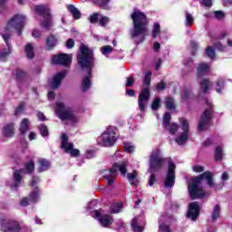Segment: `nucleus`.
Returning <instances> with one entry per match:
<instances>
[{
	"instance_id": "nucleus-1",
	"label": "nucleus",
	"mask_w": 232,
	"mask_h": 232,
	"mask_svg": "<svg viewBox=\"0 0 232 232\" xmlns=\"http://www.w3.org/2000/svg\"><path fill=\"white\" fill-rule=\"evenodd\" d=\"M77 61L82 70H87V75L82 82V92L86 93V92L92 88V69L93 68V63L95 61V58L93 57V50L82 44L80 46V53L77 55Z\"/></svg>"
},
{
	"instance_id": "nucleus-2",
	"label": "nucleus",
	"mask_w": 232,
	"mask_h": 232,
	"mask_svg": "<svg viewBox=\"0 0 232 232\" xmlns=\"http://www.w3.org/2000/svg\"><path fill=\"white\" fill-rule=\"evenodd\" d=\"M207 180L208 186L209 188H215V180L213 179V172L205 171L198 177H194L191 182L188 184V193L190 195L191 200H197V198H204L206 197V192L202 188V180Z\"/></svg>"
},
{
	"instance_id": "nucleus-3",
	"label": "nucleus",
	"mask_w": 232,
	"mask_h": 232,
	"mask_svg": "<svg viewBox=\"0 0 232 232\" xmlns=\"http://www.w3.org/2000/svg\"><path fill=\"white\" fill-rule=\"evenodd\" d=\"M133 23V30L130 31L131 39L140 36V39L136 42V44H140L146 40L148 35V17L140 10L134 9L130 15Z\"/></svg>"
},
{
	"instance_id": "nucleus-4",
	"label": "nucleus",
	"mask_w": 232,
	"mask_h": 232,
	"mask_svg": "<svg viewBox=\"0 0 232 232\" xmlns=\"http://www.w3.org/2000/svg\"><path fill=\"white\" fill-rule=\"evenodd\" d=\"M164 162H166V158L162 157L160 153V149H154L150 156L149 160V169L148 173H150L149 177V186H153L157 182V175L158 171H160L164 166Z\"/></svg>"
},
{
	"instance_id": "nucleus-5",
	"label": "nucleus",
	"mask_w": 232,
	"mask_h": 232,
	"mask_svg": "<svg viewBox=\"0 0 232 232\" xmlns=\"http://www.w3.org/2000/svg\"><path fill=\"white\" fill-rule=\"evenodd\" d=\"M24 21H26V16L23 14H14L7 23V25L5 28V32L1 34L4 41H8L12 39V34L14 30L17 32L18 35H23V28H24Z\"/></svg>"
},
{
	"instance_id": "nucleus-6",
	"label": "nucleus",
	"mask_w": 232,
	"mask_h": 232,
	"mask_svg": "<svg viewBox=\"0 0 232 232\" xmlns=\"http://www.w3.org/2000/svg\"><path fill=\"white\" fill-rule=\"evenodd\" d=\"M141 92L138 96V106L140 111H146V106H148V102H150V97L151 94L150 93V86L151 85V72H147L144 79Z\"/></svg>"
},
{
	"instance_id": "nucleus-7",
	"label": "nucleus",
	"mask_w": 232,
	"mask_h": 232,
	"mask_svg": "<svg viewBox=\"0 0 232 232\" xmlns=\"http://www.w3.org/2000/svg\"><path fill=\"white\" fill-rule=\"evenodd\" d=\"M120 171L121 175L125 176L127 173L126 163H114L110 169H104L102 171V175L105 180H107V186H111L115 182L117 172Z\"/></svg>"
},
{
	"instance_id": "nucleus-8",
	"label": "nucleus",
	"mask_w": 232,
	"mask_h": 232,
	"mask_svg": "<svg viewBox=\"0 0 232 232\" xmlns=\"http://www.w3.org/2000/svg\"><path fill=\"white\" fill-rule=\"evenodd\" d=\"M207 107L205 108L201 118L199 120L198 130V131H206L208 128H209L211 124V121L213 120V113H215V111L213 108V103H211L208 100L205 101Z\"/></svg>"
},
{
	"instance_id": "nucleus-9",
	"label": "nucleus",
	"mask_w": 232,
	"mask_h": 232,
	"mask_svg": "<svg viewBox=\"0 0 232 232\" xmlns=\"http://www.w3.org/2000/svg\"><path fill=\"white\" fill-rule=\"evenodd\" d=\"M56 115L62 121H68V122H72V124L78 121L73 110L70 107H66L63 102L56 103Z\"/></svg>"
},
{
	"instance_id": "nucleus-10",
	"label": "nucleus",
	"mask_w": 232,
	"mask_h": 232,
	"mask_svg": "<svg viewBox=\"0 0 232 232\" xmlns=\"http://www.w3.org/2000/svg\"><path fill=\"white\" fill-rule=\"evenodd\" d=\"M24 169H15L13 173V180L14 183L11 185V188H19L21 186V180H23V176L21 173H28V175H32L34 171H35V162L34 160H30L24 164Z\"/></svg>"
},
{
	"instance_id": "nucleus-11",
	"label": "nucleus",
	"mask_w": 232,
	"mask_h": 232,
	"mask_svg": "<svg viewBox=\"0 0 232 232\" xmlns=\"http://www.w3.org/2000/svg\"><path fill=\"white\" fill-rule=\"evenodd\" d=\"M34 10L38 15L44 17V21L42 23L43 28L45 30H50L52 26H53V22L52 20V14H50V7L48 5H35Z\"/></svg>"
},
{
	"instance_id": "nucleus-12",
	"label": "nucleus",
	"mask_w": 232,
	"mask_h": 232,
	"mask_svg": "<svg viewBox=\"0 0 232 232\" xmlns=\"http://www.w3.org/2000/svg\"><path fill=\"white\" fill-rule=\"evenodd\" d=\"M117 140V136H115V130L111 128H108L102 135L98 138V142L104 146L105 148H110L113 146Z\"/></svg>"
},
{
	"instance_id": "nucleus-13",
	"label": "nucleus",
	"mask_w": 232,
	"mask_h": 232,
	"mask_svg": "<svg viewBox=\"0 0 232 232\" xmlns=\"http://www.w3.org/2000/svg\"><path fill=\"white\" fill-rule=\"evenodd\" d=\"M61 140V148L64 150L65 153H69L71 157H79V155H81V151H79L78 149H73V143L68 142V135L63 133Z\"/></svg>"
},
{
	"instance_id": "nucleus-14",
	"label": "nucleus",
	"mask_w": 232,
	"mask_h": 232,
	"mask_svg": "<svg viewBox=\"0 0 232 232\" xmlns=\"http://www.w3.org/2000/svg\"><path fill=\"white\" fill-rule=\"evenodd\" d=\"M175 163L173 161L169 160V166H168V172L166 175V179L164 181V188L167 189L171 188L173 186H175V169H176Z\"/></svg>"
},
{
	"instance_id": "nucleus-15",
	"label": "nucleus",
	"mask_w": 232,
	"mask_h": 232,
	"mask_svg": "<svg viewBox=\"0 0 232 232\" xmlns=\"http://www.w3.org/2000/svg\"><path fill=\"white\" fill-rule=\"evenodd\" d=\"M179 122L181 123L183 132L176 139V142L179 146H182L189 137V123L184 118H180Z\"/></svg>"
},
{
	"instance_id": "nucleus-16",
	"label": "nucleus",
	"mask_w": 232,
	"mask_h": 232,
	"mask_svg": "<svg viewBox=\"0 0 232 232\" xmlns=\"http://www.w3.org/2000/svg\"><path fill=\"white\" fill-rule=\"evenodd\" d=\"M72 54L60 53L58 55L53 56V64L70 68V66L72 65Z\"/></svg>"
},
{
	"instance_id": "nucleus-17",
	"label": "nucleus",
	"mask_w": 232,
	"mask_h": 232,
	"mask_svg": "<svg viewBox=\"0 0 232 232\" xmlns=\"http://www.w3.org/2000/svg\"><path fill=\"white\" fill-rule=\"evenodd\" d=\"M2 230L5 232H20L21 226H19V222L9 219L8 221L2 222Z\"/></svg>"
},
{
	"instance_id": "nucleus-18",
	"label": "nucleus",
	"mask_w": 232,
	"mask_h": 232,
	"mask_svg": "<svg viewBox=\"0 0 232 232\" xmlns=\"http://www.w3.org/2000/svg\"><path fill=\"white\" fill-rule=\"evenodd\" d=\"M198 215H200V205L198 202L195 201L188 204V211L187 213V218H190V220H197L198 218Z\"/></svg>"
},
{
	"instance_id": "nucleus-19",
	"label": "nucleus",
	"mask_w": 232,
	"mask_h": 232,
	"mask_svg": "<svg viewBox=\"0 0 232 232\" xmlns=\"http://www.w3.org/2000/svg\"><path fill=\"white\" fill-rule=\"evenodd\" d=\"M94 213L102 227H110V226L113 224V217L111 215L105 214L101 216V212L99 210H95Z\"/></svg>"
},
{
	"instance_id": "nucleus-20",
	"label": "nucleus",
	"mask_w": 232,
	"mask_h": 232,
	"mask_svg": "<svg viewBox=\"0 0 232 232\" xmlns=\"http://www.w3.org/2000/svg\"><path fill=\"white\" fill-rule=\"evenodd\" d=\"M66 77V71L58 72L49 82V84L53 90H57L63 82V79Z\"/></svg>"
},
{
	"instance_id": "nucleus-21",
	"label": "nucleus",
	"mask_w": 232,
	"mask_h": 232,
	"mask_svg": "<svg viewBox=\"0 0 232 232\" xmlns=\"http://www.w3.org/2000/svg\"><path fill=\"white\" fill-rule=\"evenodd\" d=\"M9 41L10 39H7V41H5L7 48H5L2 51H0V61H2V63H6V61H8V57L10 53H12V46L10 45Z\"/></svg>"
},
{
	"instance_id": "nucleus-22",
	"label": "nucleus",
	"mask_w": 232,
	"mask_h": 232,
	"mask_svg": "<svg viewBox=\"0 0 232 232\" xmlns=\"http://www.w3.org/2000/svg\"><path fill=\"white\" fill-rule=\"evenodd\" d=\"M209 63H199L198 66V77H204V75H208L209 73Z\"/></svg>"
},
{
	"instance_id": "nucleus-23",
	"label": "nucleus",
	"mask_w": 232,
	"mask_h": 232,
	"mask_svg": "<svg viewBox=\"0 0 232 232\" xmlns=\"http://www.w3.org/2000/svg\"><path fill=\"white\" fill-rule=\"evenodd\" d=\"M45 44L47 50H53L57 46V37L50 34L45 40Z\"/></svg>"
},
{
	"instance_id": "nucleus-24",
	"label": "nucleus",
	"mask_w": 232,
	"mask_h": 232,
	"mask_svg": "<svg viewBox=\"0 0 232 232\" xmlns=\"http://www.w3.org/2000/svg\"><path fill=\"white\" fill-rule=\"evenodd\" d=\"M67 10L72 14L73 19L75 20L81 19V17L82 16L81 11L73 5H69L67 6Z\"/></svg>"
},
{
	"instance_id": "nucleus-25",
	"label": "nucleus",
	"mask_w": 232,
	"mask_h": 232,
	"mask_svg": "<svg viewBox=\"0 0 232 232\" xmlns=\"http://www.w3.org/2000/svg\"><path fill=\"white\" fill-rule=\"evenodd\" d=\"M199 85L201 88V92L203 93H208V91L209 90V88L213 86V82L209 81V79L208 78H205L199 82Z\"/></svg>"
},
{
	"instance_id": "nucleus-26",
	"label": "nucleus",
	"mask_w": 232,
	"mask_h": 232,
	"mask_svg": "<svg viewBox=\"0 0 232 232\" xmlns=\"http://www.w3.org/2000/svg\"><path fill=\"white\" fill-rule=\"evenodd\" d=\"M14 123H8L3 128V135L4 137H14Z\"/></svg>"
},
{
	"instance_id": "nucleus-27",
	"label": "nucleus",
	"mask_w": 232,
	"mask_h": 232,
	"mask_svg": "<svg viewBox=\"0 0 232 232\" xmlns=\"http://www.w3.org/2000/svg\"><path fill=\"white\" fill-rule=\"evenodd\" d=\"M29 128H30V120H28L27 118L23 119L19 128L20 133L22 135H26V131H28Z\"/></svg>"
},
{
	"instance_id": "nucleus-28",
	"label": "nucleus",
	"mask_w": 232,
	"mask_h": 232,
	"mask_svg": "<svg viewBox=\"0 0 232 232\" xmlns=\"http://www.w3.org/2000/svg\"><path fill=\"white\" fill-rule=\"evenodd\" d=\"M25 55L27 59H34L35 57V53L34 51V44L29 43L25 45Z\"/></svg>"
},
{
	"instance_id": "nucleus-29",
	"label": "nucleus",
	"mask_w": 232,
	"mask_h": 232,
	"mask_svg": "<svg viewBox=\"0 0 232 232\" xmlns=\"http://www.w3.org/2000/svg\"><path fill=\"white\" fill-rule=\"evenodd\" d=\"M40 168L38 169L39 173H43V171H47L50 169V161L45 159L39 160Z\"/></svg>"
},
{
	"instance_id": "nucleus-30",
	"label": "nucleus",
	"mask_w": 232,
	"mask_h": 232,
	"mask_svg": "<svg viewBox=\"0 0 232 232\" xmlns=\"http://www.w3.org/2000/svg\"><path fill=\"white\" fill-rule=\"evenodd\" d=\"M218 217H220V205H215L211 215V221L217 222Z\"/></svg>"
},
{
	"instance_id": "nucleus-31",
	"label": "nucleus",
	"mask_w": 232,
	"mask_h": 232,
	"mask_svg": "<svg viewBox=\"0 0 232 232\" xmlns=\"http://www.w3.org/2000/svg\"><path fill=\"white\" fill-rule=\"evenodd\" d=\"M29 200L34 204L39 200V188L35 187L34 190L30 193Z\"/></svg>"
},
{
	"instance_id": "nucleus-32",
	"label": "nucleus",
	"mask_w": 232,
	"mask_h": 232,
	"mask_svg": "<svg viewBox=\"0 0 232 232\" xmlns=\"http://www.w3.org/2000/svg\"><path fill=\"white\" fill-rule=\"evenodd\" d=\"M222 157H224V150L218 146L214 154L215 160H222Z\"/></svg>"
},
{
	"instance_id": "nucleus-33",
	"label": "nucleus",
	"mask_w": 232,
	"mask_h": 232,
	"mask_svg": "<svg viewBox=\"0 0 232 232\" xmlns=\"http://www.w3.org/2000/svg\"><path fill=\"white\" fill-rule=\"evenodd\" d=\"M165 105H166V108H168V110H175V108H176V106H175V99H173L171 97L166 98Z\"/></svg>"
},
{
	"instance_id": "nucleus-34",
	"label": "nucleus",
	"mask_w": 232,
	"mask_h": 232,
	"mask_svg": "<svg viewBox=\"0 0 232 232\" xmlns=\"http://www.w3.org/2000/svg\"><path fill=\"white\" fill-rule=\"evenodd\" d=\"M192 92L189 89H184L181 92V101H189L191 99Z\"/></svg>"
},
{
	"instance_id": "nucleus-35",
	"label": "nucleus",
	"mask_w": 232,
	"mask_h": 232,
	"mask_svg": "<svg viewBox=\"0 0 232 232\" xmlns=\"http://www.w3.org/2000/svg\"><path fill=\"white\" fill-rule=\"evenodd\" d=\"M171 122V114L169 112L165 113L163 117V128L168 129L169 128V124Z\"/></svg>"
},
{
	"instance_id": "nucleus-36",
	"label": "nucleus",
	"mask_w": 232,
	"mask_h": 232,
	"mask_svg": "<svg viewBox=\"0 0 232 232\" xmlns=\"http://www.w3.org/2000/svg\"><path fill=\"white\" fill-rule=\"evenodd\" d=\"M137 170H134L132 173L127 174L128 180H130L131 186H137V181H135V179H137Z\"/></svg>"
},
{
	"instance_id": "nucleus-37",
	"label": "nucleus",
	"mask_w": 232,
	"mask_h": 232,
	"mask_svg": "<svg viewBox=\"0 0 232 232\" xmlns=\"http://www.w3.org/2000/svg\"><path fill=\"white\" fill-rule=\"evenodd\" d=\"M14 75L18 81H21L22 79H24L26 77V72H24L23 69H16L14 72Z\"/></svg>"
},
{
	"instance_id": "nucleus-38",
	"label": "nucleus",
	"mask_w": 232,
	"mask_h": 232,
	"mask_svg": "<svg viewBox=\"0 0 232 232\" xmlns=\"http://www.w3.org/2000/svg\"><path fill=\"white\" fill-rule=\"evenodd\" d=\"M195 23V18H193V15L189 14L188 11H186V22L185 25L186 26H191Z\"/></svg>"
},
{
	"instance_id": "nucleus-39",
	"label": "nucleus",
	"mask_w": 232,
	"mask_h": 232,
	"mask_svg": "<svg viewBox=\"0 0 232 232\" xmlns=\"http://www.w3.org/2000/svg\"><path fill=\"white\" fill-rule=\"evenodd\" d=\"M101 52L102 53V55H110V53H111V52H113V47H111V45H105V46H102L101 48Z\"/></svg>"
},
{
	"instance_id": "nucleus-40",
	"label": "nucleus",
	"mask_w": 232,
	"mask_h": 232,
	"mask_svg": "<svg viewBox=\"0 0 232 232\" xmlns=\"http://www.w3.org/2000/svg\"><path fill=\"white\" fill-rule=\"evenodd\" d=\"M171 135H175L179 131V125L177 123H169V126L167 128Z\"/></svg>"
},
{
	"instance_id": "nucleus-41",
	"label": "nucleus",
	"mask_w": 232,
	"mask_h": 232,
	"mask_svg": "<svg viewBox=\"0 0 232 232\" xmlns=\"http://www.w3.org/2000/svg\"><path fill=\"white\" fill-rule=\"evenodd\" d=\"M131 227L134 232H142V227L137 224V218H134L131 221Z\"/></svg>"
},
{
	"instance_id": "nucleus-42",
	"label": "nucleus",
	"mask_w": 232,
	"mask_h": 232,
	"mask_svg": "<svg viewBox=\"0 0 232 232\" xmlns=\"http://www.w3.org/2000/svg\"><path fill=\"white\" fill-rule=\"evenodd\" d=\"M39 131H40V135H42V137H48V135H49L48 127L44 124H41L39 126Z\"/></svg>"
},
{
	"instance_id": "nucleus-43",
	"label": "nucleus",
	"mask_w": 232,
	"mask_h": 232,
	"mask_svg": "<svg viewBox=\"0 0 232 232\" xmlns=\"http://www.w3.org/2000/svg\"><path fill=\"white\" fill-rule=\"evenodd\" d=\"M121 209H122V203H116L111 207V213H121Z\"/></svg>"
},
{
	"instance_id": "nucleus-44",
	"label": "nucleus",
	"mask_w": 232,
	"mask_h": 232,
	"mask_svg": "<svg viewBox=\"0 0 232 232\" xmlns=\"http://www.w3.org/2000/svg\"><path fill=\"white\" fill-rule=\"evenodd\" d=\"M225 84L226 82H224L222 79H219L217 82L216 92H218V93H222V90H224Z\"/></svg>"
},
{
	"instance_id": "nucleus-45",
	"label": "nucleus",
	"mask_w": 232,
	"mask_h": 232,
	"mask_svg": "<svg viewBox=\"0 0 232 232\" xmlns=\"http://www.w3.org/2000/svg\"><path fill=\"white\" fill-rule=\"evenodd\" d=\"M110 3V0H100L98 2V6L100 8H102L103 10H110V5H108Z\"/></svg>"
},
{
	"instance_id": "nucleus-46",
	"label": "nucleus",
	"mask_w": 232,
	"mask_h": 232,
	"mask_svg": "<svg viewBox=\"0 0 232 232\" xmlns=\"http://www.w3.org/2000/svg\"><path fill=\"white\" fill-rule=\"evenodd\" d=\"M159 227H160V231L161 232H171V229H169V226L162 223V219H160L159 221Z\"/></svg>"
},
{
	"instance_id": "nucleus-47",
	"label": "nucleus",
	"mask_w": 232,
	"mask_h": 232,
	"mask_svg": "<svg viewBox=\"0 0 232 232\" xmlns=\"http://www.w3.org/2000/svg\"><path fill=\"white\" fill-rule=\"evenodd\" d=\"M24 106H26V103H24V102H21L18 105V107L16 108L15 111H14V115L17 117V115H20V113H22L23 111H24Z\"/></svg>"
},
{
	"instance_id": "nucleus-48",
	"label": "nucleus",
	"mask_w": 232,
	"mask_h": 232,
	"mask_svg": "<svg viewBox=\"0 0 232 232\" xmlns=\"http://www.w3.org/2000/svg\"><path fill=\"white\" fill-rule=\"evenodd\" d=\"M206 53L209 59H215V49H213V46H208L206 49Z\"/></svg>"
},
{
	"instance_id": "nucleus-49",
	"label": "nucleus",
	"mask_w": 232,
	"mask_h": 232,
	"mask_svg": "<svg viewBox=\"0 0 232 232\" xmlns=\"http://www.w3.org/2000/svg\"><path fill=\"white\" fill-rule=\"evenodd\" d=\"M160 34V24H155L152 31V37L157 39V34Z\"/></svg>"
},
{
	"instance_id": "nucleus-50",
	"label": "nucleus",
	"mask_w": 232,
	"mask_h": 232,
	"mask_svg": "<svg viewBox=\"0 0 232 232\" xmlns=\"http://www.w3.org/2000/svg\"><path fill=\"white\" fill-rule=\"evenodd\" d=\"M151 108L154 111H156V110L160 108V98H156L152 104H151Z\"/></svg>"
},
{
	"instance_id": "nucleus-51",
	"label": "nucleus",
	"mask_w": 232,
	"mask_h": 232,
	"mask_svg": "<svg viewBox=\"0 0 232 232\" xmlns=\"http://www.w3.org/2000/svg\"><path fill=\"white\" fill-rule=\"evenodd\" d=\"M214 17L215 19H218V21H222L226 17V14L222 11H216L214 12Z\"/></svg>"
},
{
	"instance_id": "nucleus-52",
	"label": "nucleus",
	"mask_w": 232,
	"mask_h": 232,
	"mask_svg": "<svg viewBox=\"0 0 232 232\" xmlns=\"http://www.w3.org/2000/svg\"><path fill=\"white\" fill-rule=\"evenodd\" d=\"M108 23H110V18L108 16H102L99 19L100 26H106V24H108Z\"/></svg>"
},
{
	"instance_id": "nucleus-53",
	"label": "nucleus",
	"mask_w": 232,
	"mask_h": 232,
	"mask_svg": "<svg viewBox=\"0 0 232 232\" xmlns=\"http://www.w3.org/2000/svg\"><path fill=\"white\" fill-rule=\"evenodd\" d=\"M90 23L92 24H95L99 21V13H93L90 17H89Z\"/></svg>"
},
{
	"instance_id": "nucleus-54",
	"label": "nucleus",
	"mask_w": 232,
	"mask_h": 232,
	"mask_svg": "<svg viewBox=\"0 0 232 232\" xmlns=\"http://www.w3.org/2000/svg\"><path fill=\"white\" fill-rule=\"evenodd\" d=\"M135 84V80L133 79V76H130L126 80V86L127 88H131Z\"/></svg>"
},
{
	"instance_id": "nucleus-55",
	"label": "nucleus",
	"mask_w": 232,
	"mask_h": 232,
	"mask_svg": "<svg viewBox=\"0 0 232 232\" xmlns=\"http://www.w3.org/2000/svg\"><path fill=\"white\" fill-rule=\"evenodd\" d=\"M158 92H162L163 90H166V82L164 81H161L160 83L156 86Z\"/></svg>"
},
{
	"instance_id": "nucleus-56",
	"label": "nucleus",
	"mask_w": 232,
	"mask_h": 232,
	"mask_svg": "<svg viewBox=\"0 0 232 232\" xmlns=\"http://www.w3.org/2000/svg\"><path fill=\"white\" fill-rule=\"evenodd\" d=\"M124 150L125 151H127L128 153H133L135 147L132 145H130V143L125 144L124 146Z\"/></svg>"
},
{
	"instance_id": "nucleus-57",
	"label": "nucleus",
	"mask_w": 232,
	"mask_h": 232,
	"mask_svg": "<svg viewBox=\"0 0 232 232\" xmlns=\"http://www.w3.org/2000/svg\"><path fill=\"white\" fill-rule=\"evenodd\" d=\"M75 46V41L72 38H69L66 42V47L72 49Z\"/></svg>"
},
{
	"instance_id": "nucleus-58",
	"label": "nucleus",
	"mask_w": 232,
	"mask_h": 232,
	"mask_svg": "<svg viewBox=\"0 0 232 232\" xmlns=\"http://www.w3.org/2000/svg\"><path fill=\"white\" fill-rule=\"evenodd\" d=\"M190 46L191 48H193L194 50L192 51V55H195L197 53V48H198V44L197 42H191L190 43Z\"/></svg>"
},
{
	"instance_id": "nucleus-59",
	"label": "nucleus",
	"mask_w": 232,
	"mask_h": 232,
	"mask_svg": "<svg viewBox=\"0 0 232 232\" xmlns=\"http://www.w3.org/2000/svg\"><path fill=\"white\" fill-rule=\"evenodd\" d=\"M193 171H195L196 173H202V171H204V167L203 166H194L192 168Z\"/></svg>"
},
{
	"instance_id": "nucleus-60",
	"label": "nucleus",
	"mask_w": 232,
	"mask_h": 232,
	"mask_svg": "<svg viewBox=\"0 0 232 232\" xmlns=\"http://www.w3.org/2000/svg\"><path fill=\"white\" fill-rule=\"evenodd\" d=\"M33 37H34L35 39H39L42 35L41 31L34 29L32 33Z\"/></svg>"
},
{
	"instance_id": "nucleus-61",
	"label": "nucleus",
	"mask_w": 232,
	"mask_h": 232,
	"mask_svg": "<svg viewBox=\"0 0 232 232\" xmlns=\"http://www.w3.org/2000/svg\"><path fill=\"white\" fill-rule=\"evenodd\" d=\"M215 48H218V50H219V52H224V50H226V47L224 45H222V44L218 43V44H214Z\"/></svg>"
},
{
	"instance_id": "nucleus-62",
	"label": "nucleus",
	"mask_w": 232,
	"mask_h": 232,
	"mask_svg": "<svg viewBox=\"0 0 232 232\" xmlns=\"http://www.w3.org/2000/svg\"><path fill=\"white\" fill-rule=\"evenodd\" d=\"M202 5L203 6H212L213 5V0H202Z\"/></svg>"
},
{
	"instance_id": "nucleus-63",
	"label": "nucleus",
	"mask_w": 232,
	"mask_h": 232,
	"mask_svg": "<svg viewBox=\"0 0 232 232\" xmlns=\"http://www.w3.org/2000/svg\"><path fill=\"white\" fill-rule=\"evenodd\" d=\"M37 118H38V121H46V116H44V113L41 111L37 113Z\"/></svg>"
},
{
	"instance_id": "nucleus-64",
	"label": "nucleus",
	"mask_w": 232,
	"mask_h": 232,
	"mask_svg": "<svg viewBox=\"0 0 232 232\" xmlns=\"http://www.w3.org/2000/svg\"><path fill=\"white\" fill-rule=\"evenodd\" d=\"M183 64L185 65V66H190L191 64H193V59L192 58H187L185 61H184V63H183Z\"/></svg>"
}]
</instances>
